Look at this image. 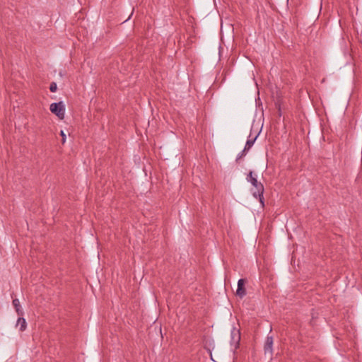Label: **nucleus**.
I'll use <instances>...</instances> for the list:
<instances>
[{
  "label": "nucleus",
  "mask_w": 362,
  "mask_h": 362,
  "mask_svg": "<svg viewBox=\"0 0 362 362\" xmlns=\"http://www.w3.org/2000/svg\"><path fill=\"white\" fill-rule=\"evenodd\" d=\"M247 182H250L253 186L252 189V194L255 197L259 198V200L262 206H264V186L263 185L257 181V176L252 171H250L247 177Z\"/></svg>",
  "instance_id": "1"
},
{
  "label": "nucleus",
  "mask_w": 362,
  "mask_h": 362,
  "mask_svg": "<svg viewBox=\"0 0 362 362\" xmlns=\"http://www.w3.org/2000/svg\"><path fill=\"white\" fill-rule=\"evenodd\" d=\"M50 111L58 117L59 119H63L65 116V105L63 102L53 103L49 107Z\"/></svg>",
  "instance_id": "2"
},
{
  "label": "nucleus",
  "mask_w": 362,
  "mask_h": 362,
  "mask_svg": "<svg viewBox=\"0 0 362 362\" xmlns=\"http://www.w3.org/2000/svg\"><path fill=\"white\" fill-rule=\"evenodd\" d=\"M245 280L240 279L238 281V288L236 290V295L240 298H243L246 295V290L245 288Z\"/></svg>",
  "instance_id": "3"
},
{
  "label": "nucleus",
  "mask_w": 362,
  "mask_h": 362,
  "mask_svg": "<svg viewBox=\"0 0 362 362\" xmlns=\"http://www.w3.org/2000/svg\"><path fill=\"white\" fill-rule=\"evenodd\" d=\"M231 344L235 347H237L240 340V331L235 327H233L231 330Z\"/></svg>",
  "instance_id": "4"
},
{
  "label": "nucleus",
  "mask_w": 362,
  "mask_h": 362,
  "mask_svg": "<svg viewBox=\"0 0 362 362\" xmlns=\"http://www.w3.org/2000/svg\"><path fill=\"white\" fill-rule=\"evenodd\" d=\"M273 338L272 337H267L264 346L265 354H269L270 356L272 355Z\"/></svg>",
  "instance_id": "5"
},
{
  "label": "nucleus",
  "mask_w": 362,
  "mask_h": 362,
  "mask_svg": "<svg viewBox=\"0 0 362 362\" xmlns=\"http://www.w3.org/2000/svg\"><path fill=\"white\" fill-rule=\"evenodd\" d=\"M16 326L19 327V329L21 332H23L24 330H25V329L27 327V323H26L25 319L23 317H19L17 320Z\"/></svg>",
  "instance_id": "6"
},
{
  "label": "nucleus",
  "mask_w": 362,
  "mask_h": 362,
  "mask_svg": "<svg viewBox=\"0 0 362 362\" xmlns=\"http://www.w3.org/2000/svg\"><path fill=\"white\" fill-rule=\"evenodd\" d=\"M256 139H257V136H255L252 139H248L247 141L243 151H242L240 156H243L245 154V152L248 151L252 146V145L254 144Z\"/></svg>",
  "instance_id": "7"
},
{
  "label": "nucleus",
  "mask_w": 362,
  "mask_h": 362,
  "mask_svg": "<svg viewBox=\"0 0 362 362\" xmlns=\"http://www.w3.org/2000/svg\"><path fill=\"white\" fill-rule=\"evenodd\" d=\"M13 305L16 309V313L18 315H23V311L21 309V304L18 299L16 298L13 300Z\"/></svg>",
  "instance_id": "8"
},
{
  "label": "nucleus",
  "mask_w": 362,
  "mask_h": 362,
  "mask_svg": "<svg viewBox=\"0 0 362 362\" xmlns=\"http://www.w3.org/2000/svg\"><path fill=\"white\" fill-rule=\"evenodd\" d=\"M57 83L54 82H52L49 86L50 91L54 93L57 90Z\"/></svg>",
  "instance_id": "9"
},
{
  "label": "nucleus",
  "mask_w": 362,
  "mask_h": 362,
  "mask_svg": "<svg viewBox=\"0 0 362 362\" xmlns=\"http://www.w3.org/2000/svg\"><path fill=\"white\" fill-rule=\"evenodd\" d=\"M60 135H61V136H62V144H64V143H65V141H66V134H65V133L64 132V131H62V130L61 131V132H60Z\"/></svg>",
  "instance_id": "10"
}]
</instances>
